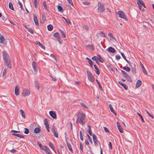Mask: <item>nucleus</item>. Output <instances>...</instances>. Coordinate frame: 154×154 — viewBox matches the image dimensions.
I'll use <instances>...</instances> for the list:
<instances>
[{"mask_svg": "<svg viewBox=\"0 0 154 154\" xmlns=\"http://www.w3.org/2000/svg\"><path fill=\"white\" fill-rule=\"evenodd\" d=\"M57 129L53 127L52 129V131L53 132L54 136L56 137H58V134L57 132Z\"/></svg>", "mask_w": 154, "mask_h": 154, "instance_id": "nucleus-9", "label": "nucleus"}, {"mask_svg": "<svg viewBox=\"0 0 154 154\" xmlns=\"http://www.w3.org/2000/svg\"><path fill=\"white\" fill-rule=\"evenodd\" d=\"M85 115L83 112L79 111L78 113V123H79L82 125H84L85 122Z\"/></svg>", "mask_w": 154, "mask_h": 154, "instance_id": "nucleus-1", "label": "nucleus"}, {"mask_svg": "<svg viewBox=\"0 0 154 154\" xmlns=\"http://www.w3.org/2000/svg\"><path fill=\"white\" fill-rule=\"evenodd\" d=\"M118 129L119 130V131L120 132L122 133L123 132V129L121 127H119L118 128Z\"/></svg>", "mask_w": 154, "mask_h": 154, "instance_id": "nucleus-44", "label": "nucleus"}, {"mask_svg": "<svg viewBox=\"0 0 154 154\" xmlns=\"http://www.w3.org/2000/svg\"><path fill=\"white\" fill-rule=\"evenodd\" d=\"M138 5H142L143 2L141 0H137V1Z\"/></svg>", "mask_w": 154, "mask_h": 154, "instance_id": "nucleus-45", "label": "nucleus"}, {"mask_svg": "<svg viewBox=\"0 0 154 154\" xmlns=\"http://www.w3.org/2000/svg\"><path fill=\"white\" fill-rule=\"evenodd\" d=\"M44 124L45 125V127L46 128V129L49 132L50 131L49 127V125L48 124V122L47 121V119H44Z\"/></svg>", "mask_w": 154, "mask_h": 154, "instance_id": "nucleus-8", "label": "nucleus"}, {"mask_svg": "<svg viewBox=\"0 0 154 154\" xmlns=\"http://www.w3.org/2000/svg\"><path fill=\"white\" fill-rule=\"evenodd\" d=\"M46 149L45 150V152L47 154L48 152H50V150L47 147V148H46Z\"/></svg>", "mask_w": 154, "mask_h": 154, "instance_id": "nucleus-52", "label": "nucleus"}, {"mask_svg": "<svg viewBox=\"0 0 154 154\" xmlns=\"http://www.w3.org/2000/svg\"><path fill=\"white\" fill-rule=\"evenodd\" d=\"M17 151V150L15 149H11V152H13V153H14L15 152H16Z\"/></svg>", "mask_w": 154, "mask_h": 154, "instance_id": "nucleus-64", "label": "nucleus"}, {"mask_svg": "<svg viewBox=\"0 0 154 154\" xmlns=\"http://www.w3.org/2000/svg\"><path fill=\"white\" fill-rule=\"evenodd\" d=\"M146 111L147 113L149 115V116L151 117L152 118H153V117L151 115V114L147 111L146 110Z\"/></svg>", "mask_w": 154, "mask_h": 154, "instance_id": "nucleus-59", "label": "nucleus"}, {"mask_svg": "<svg viewBox=\"0 0 154 154\" xmlns=\"http://www.w3.org/2000/svg\"><path fill=\"white\" fill-rule=\"evenodd\" d=\"M80 138L81 140H82L83 141V137H82V132H81V131H80Z\"/></svg>", "mask_w": 154, "mask_h": 154, "instance_id": "nucleus-55", "label": "nucleus"}, {"mask_svg": "<svg viewBox=\"0 0 154 154\" xmlns=\"http://www.w3.org/2000/svg\"><path fill=\"white\" fill-rule=\"evenodd\" d=\"M93 138L94 141H97V137L94 134L93 135Z\"/></svg>", "mask_w": 154, "mask_h": 154, "instance_id": "nucleus-49", "label": "nucleus"}, {"mask_svg": "<svg viewBox=\"0 0 154 154\" xmlns=\"http://www.w3.org/2000/svg\"><path fill=\"white\" fill-rule=\"evenodd\" d=\"M121 54L122 56V57H123V58L125 59V58H126V57L125 56V55L124 54L122 53H121Z\"/></svg>", "mask_w": 154, "mask_h": 154, "instance_id": "nucleus-63", "label": "nucleus"}, {"mask_svg": "<svg viewBox=\"0 0 154 154\" xmlns=\"http://www.w3.org/2000/svg\"><path fill=\"white\" fill-rule=\"evenodd\" d=\"M6 63V66L8 67L9 68H11V62L10 61V60H9L8 61H7L5 62Z\"/></svg>", "mask_w": 154, "mask_h": 154, "instance_id": "nucleus-18", "label": "nucleus"}, {"mask_svg": "<svg viewBox=\"0 0 154 154\" xmlns=\"http://www.w3.org/2000/svg\"><path fill=\"white\" fill-rule=\"evenodd\" d=\"M97 57H96V56H94V57H92V59H93V60H94V61H96V60H97Z\"/></svg>", "mask_w": 154, "mask_h": 154, "instance_id": "nucleus-61", "label": "nucleus"}, {"mask_svg": "<svg viewBox=\"0 0 154 154\" xmlns=\"http://www.w3.org/2000/svg\"><path fill=\"white\" fill-rule=\"evenodd\" d=\"M119 83L120 85H122L124 87V88L125 89V90H127L128 88L127 87V86L126 85H124L122 83L120 82H119Z\"/></svg>", "mask_w": 154, "mask_h": 154, "instance_id": "nucleus-28", "label": "nucleus"}, {"mask_svg": "<svg viewBox=\"0 0 154 154\" xmlns=\"http://www.w3.org/2000/svg\"><path fill=\"white\" fill-rule=\"evenodd\" d=\"M116 58L117 60H119L121 58V57L119 55H118L116 56Z\"/></svg>", "mask_w": 154, "mask_h": 154, "instance_id": "nucleus-56", "label": "nucleus"}, {"mask_svg": "<svg viewBox=\"0 0 154 154\" xmlns=\"http://www.w3.org/2000/svg\"><path fill=\"white\" fill-rule=\"evenodd\" d=\"M47 147L46 146H44L42 148H41L42 150H45L46 149V148H47Z\"/></svg>", "mask_w": 154, "mask_h": 154, "instance_id": "nucleus-62", "label": "nucleus"}, {"mask_svg": "<svg viewBox=\"0 0 154 154\" xmlns=\"http://www.w3.org/2000/svg\"><path fill=\"white\" fill-rule=\"evenodd\" d=\"M19 87L18 85H17L15 88V94L16 95H18L20 94L19 91Z\"/></svg>", "mask_w": 154, "mask_h": 154, "instance_id": "nucleus-14", "label": "nucleus"}, {"mask_svg": "<svg viewBox=\"0 0 154 154\" xmlns=\"http://www.w3.org/2000/svg\"><path fill=\"white\" fill-rule=\"evenodd\" d=\"M118 14L119 17L125 19L127 20H128L125 14L123 11H119L118 12Z\"/></svg>", "mask_w": 154, "mask_h": 154, "instance_id": "nucleus-5", "label": "nucleus"}, {"mask_svg": "<svg viewBox=\"0 0 154 154\" xmlns=\"http://www.w3.org/2000/svg\"><path fill=\"white\" fill-rule=\"evenodd\" d=\"M50 56L51 57L53 58V59L56 61V62L57 61V59L55 57L54 55H53L52 54H51L50 55Z\"/></svg>", "mask_w": 154, "mask_h": 154, "instance_id": "nucleus-57", "label": "nucleus"}, {"mask_svg": "<svg viewBox=\"0 0 154 154\" xmlns=\"http://www.w3.org/2000/svg\"><path fill=\"white\" fill-rule=\"evenodd\" d=\"M122 74L124 75V76L126 78H129V76L128 74L125 71L122 70Z\"/></svg>", "mask_w": 154, "mask_h": 154, "instance_id": "nucleus-17", "label": "nucleus"}, {"mask_svg": "<svg viewBox=\"0 0 154 154\" xmlns=\"http://www.w3.org/2000/svg\"><path fill=\"white\" fill-rule=\"evenodd\" d=\"M13 135L16 136L17 137H19L20 138H24V136L22 135L21 134H13Z\"/></svg>", "mask_w": 154, "mask_h": 154, "instance_id": "nucleus-21", "label": "nucleus"}, {"mask_svg": "<svg viewBox=\"0 0 154 154\" xmlns=\"http://www.w3.org/2000/svg\"><path fill=\"white\" fill-rule=\"evenodd\" d=\"M48 30L50 31H52L53 28V26L51 24L48 25L47 26Z\"/></svg>", "mask_w": 154, "mask_h": 154, "instance_id": "nucleus-22", "label": "nucleus"}, {"mask_svg": "<svg viewBox=\"0 0 154 154\" xmlns=\"http://www.w3.org/2000/svg\"><path fill=\"white\" fill-rule=\"evenodd\" d=\"M3 54V57L5 62L10 60L9 57L8 55V53L6 51H3L2 52Z\"/></svg>", "mask_w": 154, "mask_h": 154, "instance_id": "nucleus-4", "label": "nucleus"}, {"mask_svg": "<svg viewBox=\"0 0 154 154\" xmlns=\"http://www.w3.org/2000/svg\"><path fill=\"white\" fill-rule=\"evenodd\" d=\"M80 104L84 108H87V109L88 108L87 106L85 104L83 103H80Z\"/></svg>", "mask_w": 154, "mask_h": 154, "instance_id": "nucleus-43", "label": "nucleus"}, {"mask_svg": "<svg viewBox=\"0 0 154 154\" xmlns=\"http://www.w3.org/2000/svg\"><path fill=\"white\" fill-rule=\"evenodd\" d=\"M34 2L35 8H36L38 6L37 0H34Z\"/></svg>", "mask_w": 154, "mask_h": 154, "instance_id": "nucleus-38", "label": "nucleus"}, {"mask_svg": "<svg viewBox=\"0 0 154 154\" xmlns=\"http://www.w3.org/2000/svg\"><path fill=\"white\" fill-rule=\"evenodd\" d=\"M56 38L60 44L61 43V41H60V37L59 36V34L58 32H56L54 33L53 35Z\"/></svg>", "mask_w": 154, "mask_h": 154, "instance_id": "nucleus-7", "label": "nucleus"}, {"mask_svg": "<svg viewBox=\"0 0 154 154\" xmlns=\"http://www.w3.org/2000/svg\"><path fill=\"white\" fill-rule=\"evenodd\" d=\"M88 139H89V140L90 141V142H92V139L91 137L88 135Z\"/></svg>", "mask_w": 154, "mask_h": 154, "instance_id": "nucleus-60", "label": "nucleus"}, {"mask_svg": "<svg viewBox=\"0 0 154 154\" xmlns=\"http://www.w3.org/2000/svg\"><path fill=\"white\" fill-rule=\"evenodd\" d=\"M137 114L141 118L142 122H144V120L143 119L142 117V116L138 112L137 113Z\"/></svg>", "mask_w": 154, "mask_h": 154, "instance_id": "nucleus-40", "label": "nucleus"}, {"mask_svg": "<svg viewBox=\"0 0 154 154\" xmlns=\"http://www.w3.org/2000/svg\"><path fill=\"white\" fill-rule=\"evenodd\" d=\"M142 85V82L141 81L138 80L136 82V88H138L139 87Z\"/></svg>", "mask_w": 154, "mask_h": 154, "instance_id": "nucleus-16", "label": "nucleus"}, {"mask_svg": "<svg viewBox=\"0 0 154 154\" xmlns=\"http://www.w3.org/2000/svg\"><path fill=\"white\" fill-rule=\"evenodd\" d=\"M20 112L21 113L22 116L24 118H25V113L24 111L22 109H20Z\"/></svg>", "mask_w": 154, "mask_h": 154, "instance_id": "nucleus-30", "label": "nucleus"}, {"mask_svg": "<svg viewBox=\"0 0 154 154\" xmlns=\"http://www.w3.org/2000/svg\"><path fill=\"white\" fill-rule=\"evenodd\" d=\"M30 94V91L27 89H25L23 90L22 95L23 96H29Z\"/></svg>", "mask_w": 154, "mask_h": 154, "instance_id": "nucleus-6", "label": "nucleus"}, {"mask_svg": "<svg viewBox=\"0 0 154 154\" xmlns=\"http://www.w3.org/2000/svg\"><path fill=\"white\" fill-rule=\"evenodd\" d=\"M105 10V8L103 4L99 2L98 3V12L99 13H102Z\"/></svg>", "mask_w": 154, "mask_h": 154, "instance_id": "nucleus-3", "label": "nucleus"}, {"mask_svg": "<svg viewBox=\"0 0 154 154\" xmlns=\"http://www.w3.org/2000/svg\"><path fill=\"white\" fill-rule=\"evenodd\" d=\"M108 50L110 52L114 53L115 52V50L111 47H110L108 48Z\"/></svg>", "mask_w": 154, "mask_h": 154, "instance_id": "nucleus-20", "label": "nucleus"}, {"mask_svg": "<svg viewBox=\"0 0 154 154\" xmlns=\"http://www.w3.org/2000/svg\"><path fill=\"white\" fill-rule=\"evenodd\" d=\"M83 4L85 5H88L90 4V3L88 2H83Z\"/></svg>", "mask_w": 154, "mask_h": 154, "instance_id": "nucleus-54", "label": "nucleus"}, {"mask_svg": "<svg viewBox=\"0 0 154 154\" xmlns=\"http://www.w3.org/2000/svg\"><path fill=\"white\" fill-rule=\"evenodd\" d=\"M60 32L61 33L62 36L63 37H65V35L63 31V30H60Z\"/></svg>", "mask_w": 154, "mask_h": 154, "instance_id": "nucleus-51", "label": "nucleus"}, {"mask_svg": "<svg viewBox=\"0 0 154 154\" xmlns=\"http://www.w3.org/2000/svg\"><path fill=\"white\" fill-rule=\"evenodd\" d=\"M97 58L100 62L101 63H103V59L100 56H98L97 57Z\"/></svg>", "mask_w": 154, "mask_h": 154, "instance_id": "nucleus-27", "label": "nucleus"}, {"mask_svg": "<svg viewBox=\"0 0 154 154\" xmlns=\"http://www.w3.org/2000/svg\"><path fill=\"white\" fill-rule=\"evenodd\" d=\"M123 69L124 70H125L126 71H128V72L130 71L131 70L130 68L129 67H123Z\"/></svg>", "mask_w": 154, "mask_h": 154, "instance_id": "nucleus-33", "label": "nucleus"}, {"mask_svg": "<svg viewBox=\"0 0 154 154\" xmlns=\"http://www.w3.org/2000/svg\"><path fill=\"white\" fill-rule=\"evenodd\" d=\"M33 20L34 21L35 24L37 26H39V24L38 21L37 17L34 14H33Z\"/></svg>", "mask_w": 154, "mask_h": 154, "instance_id": "nucleus-13", "label": "nucleus"}, {"mask_svg": "<svg viewBox=\"0 0 154 154\" xmlns=\"http://www.w3.org/2000/svg\"><path fill=\"white\" fill-rule=\"evenodd\" d=\"M83 29L84 30L87 31L89 29V27L88 26L85 25L83 27Z\"/></svg>", "mask_w": 154, "mask_h": 154, "instance_id": "nucleus-41", "label": "nucleus"}, {"mask_svg": "<svg viewBox=\"0 0 154 154\" xmlns=\"http://www.w3.org/2000/svg\"><path fill=\"white\" fill-rule=\"evenodd\" d=\"M87 74L88 79L91 82H93L95 80V78L92 74L88 70H87Z\"/></svg>", "mask_w": 154, "mask_h": 154, "instance_id": "nucleus-2", "label": "nucleus"}, {"mask_svg": "<svg viewBox=\"0 0 154 154\" xmlns=\"http://www.w3.org/2000/svg\"><path fill=\"white\" fill-rule=\"evenodd\" d=\"M62 18L64 19L66 23L68 24H71V22L70 21H69V20L66 19L64 17H62Z\"/></svg>", "mask_w": 154, "mask_h": 154, "instance_id": "nucleus-29", "label": "nucleus"}, {"mask_svg": "<svg viewBox=\"0 0 154 154\" xmlns=\"http://www.w3.org/2000/svg\"><path fill=\"white\" fill-rule=\"evenodd\" d=\"M109 106L110 109V110L111 111V112H112L113 113L115 114V115H116V114L115 113V112H114V111L113 108L112 107V105H111V104H110L109 105Z\"/></svg>", "mask_w": 154, "mask_h": 154, "instance_id": "nucleus-32", "label": "nucleus"}, {"mask_svg": "<svg viewBox=\"0 0 154 154\" xmlns=\"http://www.w3.org/2000/svg\"><path fill=\"white\" fill-rule=\"evenodd\" d=\"M35 44L36 45H38L39 46H40L42 45L41 43L39 41H36L35 42Z\"/></svg>", "mask_w": 154, "mask_h": 154, "instance_id": "nucleus-58", "label": "nucleus"}, {"mask_svg": "<svg viewBox=\"0 0 154 154\" xmlns=\"http://www.w3.org/2000/svg\"><path fill=\"white\" fill-rule=\"evenodd\" d=\"M88 132L89 133V134L91 135V128H90V126L89 125H88Z\"/></svg>", "mask_w": 154, "mask_h": 154, "instance_id": "nucleus-36", "label": "nucleus"}, {"mask_svg": "<svg viewBox=\"0 0 154 154\" xmlns=\"http://www.w3.org/2000/svg\"><path fill=\"white\" fill-rule=\"evenodd\" d=\"M43 5L44 7V8H45V9L46 10H48V8L47 7L46 3L44 1L43 2Z\"/></svg>", "mask_w": 154, "mask_h": 154, "instance_id": "nucleus-39", "label": "nucleus"}, {"mask_svg": "<svg viewBox=\"0 0 154 154\" xmlns=\"http://www.w3.org/2000/svg\"><path fill=\"white\" fill-rule=\"evenodd\" d=\"M9 7L11 9L14 11V9L13 7L12 3L11 2H10L9 4Z\"/></svg>", "mask_w": 154, "mask_h": 154, "instance_id": "nucleus-26", "label": "nucleus"}, {"mask_svg": "<svg viewBox=\"0 0 154 154\" xmlns=\"http://www.w3.org/2000/svg\"><path fill=\"white\" fill-rule=\"evenodd\" d=\"M67 138H66V136H65V140L66 142L67 145V146L68 147V148L70 151H71V152H72V147H71V146H70V144L68 143V142L67 141Z\"/></svg>", "mask_w": 154, "mask_h": 154, "instance_id": "nucleus-15", "label": "nucleus"}, {"mask_svg": "<svg viewBox=\"0 0 154 154\" xmlns=\"http://www.w3.org/2000/svg\"><path fill=\"white\" fill-rule=\"evenodd\" d=\"M35 87L38 90H39L40 88L39 84L36 81L35 82Z\"/></svg>", "mask_w": 154, "mask_h": 154, "instance_id": "nucleus-25", "label": "nucleus"}, {"mask_svg": "<svg viewBox=\"0 0 154 154\" xmlns=\"http://www.w3.org/2000/svg\"><path fill=\"white\" fill-rule=\"evenodd\" d=\"M94 66L95 69L96 70V74L97 75H99L100 74V71L97 67L95 65H94Z\"/></svg>", "mask_w": 154, "mask_h": 154, "instance_id": "nucleus-24", "label": "nucleus"}, {"mask_svg": "<svg viewBox=\"0 0 154 154\" xmlns=\"http://www.w3.org/2000/svg\"><path fill=\"white\" fill-rule=\"evenodd\" d=\"M58 9L60 11L63 12V9L60 6H58Z\"/></svg>", "mask_w": 154, "mask_h": 154, "instance_id": "nucleus-42", "label": "nucleus"}, {"mask_svg": "<svg viewBox=\"0 0 154 154\" xmlns=\"http://www.w3.org/2000/svg\"><path fill=\"white\" fill-rule=\"evenodd\" d=\"M50 116L53 118L56 119L57 118V115L55 112L54 111H50L49 112Z\"/></svg>", "mask_w": 154, "mask_h": 154, "instance_id": "nucleus-12", "label": "nucleus"}, {"mask_svg": "<svg viewBox=\"0 0 154 154\" xmlns=\"http://www.w3.org/2000/svg\"><path fill=\"white\" fill-rule=\"evenodd\" d=\"M142 69L143 73L145 75H147V72L146 70L145 69L144 67H142Z\"/></svg>", "mask_w": 154, "mask_h": 154, "instance_id": "nucleus-37", "label": "nucleus"}, {"mask_svg": "<svg viewBox=\"0 0 154 154\" xmlns=\"http://www.w3.org/2000/svg\"><path fill=\"white\" fill-rule=\"evenodd\" d=\"M46 20L45 16L44 14H42V21H43V22H44Z\"/></svg>", "mask_w": 154, "mask_h": 154, "instance_id": "nucleus-53", "label": "nucleus"}, {"mask_svg": "<svg viewBox=\"0 0 154 154\" xmlns=\"http://www.w3.org/2000/svg\"><path fill=\"white\" fill-rule=\"evenodd\" d=\"M86 60H88V63L91 66H92L93 65V64L91 60L88 57H86Z\"/></svg>", "mask_w": 154, "mask_h": 154, "instance_id": "nucleus-19", "label": "nucleus"}, {"mask_svg": "<svg viewBox=\"0 0 154 154\" xmlns=\"http://www.w3.org/2000/svg\"><path fill=\"white\" fill-rule=\"evenodd\" d=\"M40 131V129L39 128H36L34 130V132L35 133H39Z\"/></svg>", "mask_w": 154, "mask_h": 154, "instance_id": "nucleus-23", "label": "nucleus"}, {"mask_svg": "<svg viewBox=\"0 0 154 154\" xmlns=\"http://www.w3.org/2000/svg\"><path fill=\"white\" fill-rule=\"evenodd\" d=\"M7 73L6 69V68H5L3 71L2 76H4Z\"/></svg>", "mask_w": 154, "mask_h": 154, "instance_id": "nucleus-50", "label": "nucleus"}, {"mask_svg": "<svg viewBox=\"0 0 154 154\" xmlns=\"http://www.w3.org/2000/svg\"><path fill=\"white\" fill-rule=\"evenodd\" d=\"M0 43L2 44H3L5 45H7V42H6V41H5L4 37L2 35H1L0 34Z\"/></svg>", "mask_w": 154, "mask_h": 154, "instance_id": "nucleus-10", "label": "nucleus"}, {"mask_svg": "<svg viewBox=\"0 0 154 154\" xmlns=\"http://www.w3.org/2000/svg\"><path fill=\"white\" fill-rule=\"evenodd\" d=\"M32 66L34 71L36 72L37 70V68H36L37 66V64L35 61H34L32 62Z\"/></svg>", "mask_w": 154, "mask_h": 154, "instance_id": "nucleus-11", "label": "nucleus"}, {"mask_svg": "<svg viewBox=\"0 0 154 154\" xmlns=\"http://www.w3.org/2000/svg\"><path fill=\"white\" fill-rule=\"evenodd\" d=\"M49 146L52 149H54V147L53 143L51 142H49Z\"/></svg>", "mask_w": 154, "mask_h": 154, "instance_id": "nucleus-34", "label": "nucleus"}, {"mask_svg": "<svg viewBox=\"0 0 154 154\" xmlns=\"http://www.w3.org/2000/svg\"><path fill=\"white\" fill-rule=\"evenodd\" d=\"M87 47L90 49L93 50L94 49V47L92 45H89L87 46Z\"/></svg>", "mask_w": 154, "mask_h": 154, "instance_id": "nucleus-35", "label": "nucleus"}, {"mask_svg": "<svg viewBox=\"0 0 154 154\" xmlns=\"http://www.w3.org/2000/svg\"><path fill=\"white\" fill-rule=\"evenodd\" d=\"M25 131H24V133L26 134H28L29 133V130L28 128H24Z\"/></svg>", "mask_w": 154, "mask_h": 154, "instance_id": "nucleus-47", "label": "nucleus"}, {"mask_svg": "<svg viewBox=\"0 0 154 154\" xmlns=\"http://www.w3.org/2000/svg\"><path fill=\"white\" fill-rule=\"evenodd\" d=\"M27 30L32 34H33V32L32 29L29 28L27 29Z\"/></svg>", "mask_w": 154, "mask_h": 154, "instance_id": "nucleus-48", "label": "nucleus"}, {"mask_svg": "<svg viewBox=\"0 0 154 154\" xmlns=\"http://www.w3.org/2000/svg\"><path fill=\"white\" fill-rule=\"evenodd\" d=\"M99 34L101 37H105L106 36L105 33L103 31L100 32H99Z\"/></svg>", "mask_w": 154, "mask_h": 154, "instance_id": "nucleus-31", "label": "nucleus"}, {"mask_svg": "<svg viewBox=\"0 0 154 154\" xmlns=\"http://www.w3.org/2000/svg\"><path fill=\"white\" fill-rule=\"evenodd\" d=\"M18 4L20 6L21 9L22 10H24V9L23 8V6L22 5V3L20 2H18Z\"/></svg>", "mask_w": 154, "mask_h": 154, "instance_id": "nucleus-46", "label": "nucleus"}]
</instances>
